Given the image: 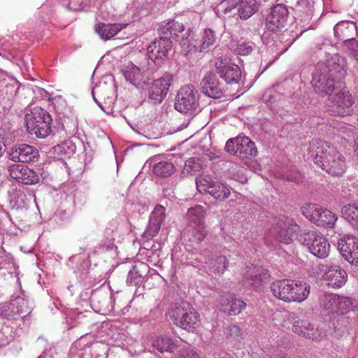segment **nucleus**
<instances>
[{
    "label": "nucleus",
    "instance_id": "obj_34",
    "mask_svg": "<svg viewBox=\"0 0 358 358\" xmlns=\"http://www.w3.org/2000/svg\"><path fill=\"white\" fill-rule=\"evenodd\" d=\"M197 191L201 194H207L213 185L214 180L206 175H200L195 180Z\"/></svg>",
    "mask_w": 358,
    "mask_h": 358
},
{
    "label": "nucleus",
    "instance_id": "obj_28",
    "mask_svg": "<svg viewBox=\"0 0 358 358\" xmlns=\"http://www.w3.org/2000/svg\"><path fill=\"white\" fill-rule=\"evenodd\" d=\"M185 26L182 23L175 20L168 21L165 24L160 27V31L168 37H178V34L185 31Z\"/></svg>",
    "mask_w": 358,
    "mask_h": 358
},
{
    "label": "nucleus",
    "instance_id": "obj_29",
    "mask_svg": "<svg viewBox=\"0 0 358 358\" xmlns=\"http://www.w3.org/2000/svg\"><path fill=\"white\" fill-rule=\"evenodd\" d=\"M337 315H344L355 311L358 307L357 301L347 296H338Z\"/></svg>",
    "mask_w": 358,
    "mask_h": 358
},
{
    "label": "nucleus",
    "instance_id": "obj_13",
    "mask_svg": "<svg viewBox=\"0 0 358 358\" xmlns=\"http://www.w3.org/2000/svg\"><path fill=\"white\" fill-rule=\"evenodd\" d=\"M217 73L229 84H237L241 78L240 67L231 62V59L224 57L220 58L215 64Z\"/></svg>",
    "mask_w": 358,
    "mask_h": 358
},
{
    "label": "nucleus",
    "instance_id": "obj_4",
    "mask_svg": "<svg viewBox=\"0 0 358 358\" xmlns=\"http://www.w3.org/2000/svg\"><path fill=\"white\" fill-rule=\"evenodd\" d=\"M258 6V0H222L215 10L219 17H231L238 14L241 19L247 20L257 12Z\"/></svg>",
    "mask_w": 358,
    "mask_h": 358
},
{
    "label": "nucleus",
    "instance_id": "obj_44",
    "mask_svg": "<svg viewBox=\"0 0 358 358\" xmlns=\"http://www.w3.org/2000/svg\"><path fill=\"white\" fill-rule=\"evenodd\" d=\"M229 334L231 337L240 338L242 335L241 328L236 324H231L228 327Z\"/></svg>",
    "mask_w": 358,
    "mask_h": 358
},
{
    "label": "nucleus",
    "instance_id": "obj_30",
    "mask_svg": "<svg viewBox=\"0 0 358 358\" xmlns=\"http://www.w3.org/2000/svg\"><path fill=\"white\" fill-rule=\"evenodd\" d=\"M152 346L160 352H173L178 348V345L169 336L155 339L152 341Z\"/></svg>",
    "mask_w": 358,
    "mask_h": 358
},
{
    "label": "nucleus",
    "instance_id": "obj_48",
    "mask_svg": "<svg viewBox=\"0 0 358 358\" xmlns=\"http://www.w3.org/2000/svg\"><path fill=\"white\" fill-rule=\"evenodd\" d=\"M344 24H338L335 28V32L338 34V32L341 31L343 33V27Z\"/></svg>",
    "mask_w": 358,
    "mask_h": 358
},
{
    "label": "nucleus",
    "instance_id": "obj_18",
    "mask_svg": "<svg viewBox=\"0 0 358 358\" xmlns=\"http://www.w3.org/2000/svg\"><path fill=\"white\" fill-rule=\"evenodd\" d=\"M38 150L25 143L15 145L8 152V158L15 162L27 163L35 162L38 159Z\"/></svg>",
    "mask_w": 358,
    "mask_h": 358
},
{
    "label": "nucleus",
    "instance_id": "obj_10",
    "mask_svg": "<svg viewBox=\"0 0 358 358\" xmlns=\"http://www.w3.org/2000/svg\"><path fill=\"white\" fill-rule=\"evenodd\" d=\"M302 213L313 223L324 228H333L338 219L336 214L316 203L303 206Z\"/></svg>",
    "mask_w": 358,
    "mask_h": 358
},
{
    "label": "nucleus",
    "instance_id": "obj_25",
    "mask_svg": "<svg viewBox=\"0 0 358 358\" xmlns=\"http://www.w3.org/2000/svg\"><path fill=\"white\" fill-rule=\"evenodd\" d=\"M127 24H106L104 23H99L95 27L96 32L99 35L101 39L108 40L115 36L120 31H121Z\"/></svg>",
    "mask_w": 358,
    "mask_h": 358
},
{
    "label": "nucleus",
    "instance_id": "obj_50",
    "mask_svg": "<svg viewBox=\"0 0 358 358\" xmlns=\"http://www.w3.org/2000/svg\"><path fill=\"white\" fill-rule=\"evenodd\" d=\"M220 358H225V357H220Z\"/></svg>",
    "mask_w": 358,
    "mask_h": 358
},
{
    "label": "nucleus",
    "instance_id": "obj_14",
    "mask_svg": "<svg viewBox=\"0 0 358 358\" xmlns=\"http://www.w3.org/2000/svg\"><path fill=\"white\" fill-rule=\"evenodd\" d=\"M172 45V41L166 36L156 38L147 48L149 59L160 64L167 57Z\"/></svg>",
    "mask_w": 358,
    "mask_h": 358
},
{
    "label": "nucleus",
    "instance_id": "obj_21",
    "mask_svg": "<svg viewBox=\"0 0 358 358\" xmlns=\"http://www.w3.org/2000/svg\"><path fill=\"white\" fill-rule=\"evenodd\" d=\"M292 330L295 334L308 339L320 340L322 338V333L314 327L308 320L299 319L293 322Z\"/></svg>",
    "mask_w": 358,
    "mask_h": 358
},
{
    "label": "nucleus",
    "instance_id": "obj_35",
    "mask_svg": "<svg viewBox=\"0 0 358 358\" xmlns=\"http://www.w3.org/2000/svg\"><path fill=\"white\" fill-rule=\"evenodd\" d=\"M141 74V69L133 64L129 65L124 71L125 78L131 83L137 80L140 78Z\"/></svg>",
    "mask_w": 358,
    "mask_h": 358
},
{
    "label": "nucleus",
    "instance_id": "obj_23",
    "mask_svg": "<svg viewBox=\"0 0 358 358\" xmlns=\"http://www.w3.org/2000/svg\"><path fill=\"white\" fill-rule=\"evenodd\" d=\"M164 219V207L161 205L156 206L150 217L149 224L146 230L148 236L154 237L159 233Z\"/></svg>",
    "mask_w": 358,
    "mask_h": 358
},
{
    "label": "nucleus",
    "instance_id": "obj_6",
    "mask_svg": "<svg viewBox=\"0 0 358 358\" xmlns=\"http://www.w3.org/2000/svg\"><path fill=\"white\" fill-rule=\"evenodd\" d=\"M24 121L27 131L38 138H45L52 132L50 115L40 107L31 109L25 115Z\"/></svg>",
    "mask_w": 358,
    "mask_h": 358
},
{
    "label": "nucleus",
    "instance_id": "obj_41",
    "mask_svg": "<svg viewBox=\"0 0 358 358\" xmlns=\"http://www.w3.org/2000/svg\"><path fill=\"white\" fill-rule=\"evenodd\" d=\"M228 265L227 259L225 256L220 255L217 257L215 260V266L218 273H222Z\"/></svg>",
    "mask_w": 358,
    "mask_h": 358
},
{
    "label": "nucleus",
    "instance_id": "obj_12",
    "mask_svg": "<svg viewBox=\"0 0 358 358\" xmlns=\"http://www.w3.org/2000/svg\"><path fill=\"white\" fill-rule=\"evenodd\" d=\"M300 227L292 222L279 221L271 229L275 239L284 244H289L298 238Z\"/></svg>",
    "mask_w": 358,
    "mask_h": 358
},
{
    "label": "nucleus",
    "instance_id": "obj_3",
    "mask_svg": "<svg viewBox=\"0 0 358 358\" xmlns=\"http://www.w3.org/2000/svg\"><path fill=\"white\" fill-rule=\"evenodd\" d=\"M310 289L307 282L292 279L276 280L271 285L273 296L287 303L304 301L309 296Z\"/></svg>",
    "mask_w": 358,
    "mask_h": 358
},
{
    "label": "nucleus",
    "instance_id": "obj_46",
    "mask_svg": "<svg viewBox=\"0 0 358 358\" xmlns=\"http://www.w3.org/2000/svg\"><path fill=\"white\" fill-rule=\"evenodd\" d=\"M113 241H114V238H111L108 240V243H106L104 242L103 241H102L103 242V246H106V248L107 249H110V248H112L113 247Z\"/></svg>",
    "mask_w": 358,
    "mask_h": 358
},
{
    "label": "nucleus",
    "instance_id": "obj_39",
    "mask_svg": "<svg viewBox=\"0 0 358 358\" xmlns=\"http://www.w3.org/2000/svg\"><path fill=\"white\" fill-rule=\"evenodd\" d=\"M25 303L23 299H16L14 300V302L12 304L5 303L0 306V316L7 317L10 315L9 310L10 309V306H14L15 305H19L20 303L24 304Z\"/></svg>",
    "mask_w": 358,
    "mask_h": 358
},
{
    "label": "nucleus",
    "instance_id": "obj_16",
    "mask_svg": "<svg viewBox=\"0 0 358 358\" xmlns=\"http://www.w3.org/2000/svg\"><path fill=\"white\" fill-rule=\"evenodd\" d=\"M338 248L342 256L349 263L358 265V238L345 235L338 241Z\"/></svg>",
    "mask_w": 358,
    "mask_h": 358
},
{
    "label": "nucleus",
    "instance_id": "obj_37",
    "mask_svg": "<svg viewBox=\"0 0 358 358\" xmlns=\"http://www.w3.org/2000/svg\"><path fill=\"white\" fill-rule=\"evenodd\" d=\"M345 46L348 48L349 53L355 57H358V41L353 38L343 37Z\"/></svg>",
    "mask_w": 358,
    "mask_h": 358
},
{
    "label": "nucleus",
    "instance_id": "obj_27",
    "mask_svg": "<svg viewBox=\"0 0 358 358\" xmlns=\"http://www.w3.org/2000/svg\"><path fill=\"white\" fill-rule=\"evenodd\" d=\"M328 285L334 288L341 287L346 282V272L341 268H331L327 273Z\"/></svg>",
    "mask_w": 358,
    "mask_h": 358
},
{
    "label": "nucleus",
    "instance_id": "obj_49",
    "mask_svg": "<svg viewBox=\"0 0 358 358\" xmlns=\"http://www.w3.org/2000/svg\"><path fill=\"white\" fill-rule=\"evenodd\" d=\"M193 162H194V160H193L192 159H189V160H187V162H186V165H189V166H190V165H191V164H192V163H193Z\"/></svg>",
    "mask_w": 358,
    "mask_h": 358
},
{
    "label": "nucleus",
    "instance_id": "obj_38",
    "mask_svg": "<svg viewBox=\"0 0 358 358\" xmlns=\"http://www.w3.org/2000/svg\"><path fill=\"white\" fill-rule=\"evenodd\" d=\"M194 36V34L192 33V30L189 29L182 36V39L180 42L181 48L184 50H187L188 52L192 51V36Z\"/></svg>",
    "mask_w": 358,
    "mask_h": 358
},
{
    "label": "nucleus",
    "instance_id": "obj_20",
    "mask_svg": "<svg viewBox=\"0 0 358 358\" xmlns=\"http://www.w3.org/2000/svg\"><path fill=\"white\" fill-rule=\"evenodd\" d=\"M173 80V76L169 73H165L155 80L150 88L149 98L160 103L167 94Z\"/></svg>",
    "mask_w": 358,
    "mask_h": 358
},
{
    "label": "nucleus",
    "instance_id": "obj_1",
    "mask_svg": "<svg viewBox=\"0 0 358 358\" xmlns=\"http://www.w3.org/2000/svg\"><path fill=\"white\" fill-rule=\"evenodd\" d=\"M346 74L344 58L338 55L331 56L323 71L313 74L312 85L315 92L322 97L332 96L344 85L343 80Z\"/></svg>",
    "mask_w": 358,
    "mask_h": 358
},
{
    "label": "nucleus",
    "instance_id": "obj_15",
    "mask_svg": "<svg viewBox=\"0 0 358 358\" xmlns=\"http://www.w3.org/2000/svg\"><path fill=\"white\" fill-rule=\"evenodd\" d=\"M197 99V92L192 85L183 86L178 92L175 108L181 113H187L194 108Z\"/></svg>",
    "mask_w": 358,
    "mask_h": 358
},
{
    "label": "nucleus",
    "instance_id": "obj_32",
    "mask_svg": "<svg viewBox=\"0 0 358 358\" xmlns=\"http://www.w3.org/2000/svg\"><path fill=\"white\" fill-rule=\"evenodd\" d=\"M341 215L343 218L350 222L354 227L358 223V205L349 203L345 205L341 210Z\"/></svg>",
    "mask_w": 358,
    "mask_h": 358
},
{
    "label": "nucleus",
    "instance_id": "obj_9",
    "mask_svg": "<svg viewBox=\"0 0 358 358\" xmlns=\"http://www.w3.org/2000/svg\"><path fill=\"white\" fill-rule=\"evenodd\" d=\"M299 241L314 256L322 259L329 255L330 244L328 240L316 231L303 232L300 235Z\"/></svg>",
    "mask_w": 358,
    "mask_h": 358
},
{
    "label": "nucleus",
    "instance_id": "obj_33",
    "mask_svg": "<svg viewBox=\"0 0 358 358\" xmlns=\"http://www.w3.org/2000/svg\"><path fill=\"white\" fill-rule=\"evenodd\" d=\"M152 171L158 177L166 178L174 173L175 166L171 162H160L153 166Z\"/></svg>",
    "mask_w": 358,
    "mask_h": 358
},
{
    "label": "nucleus",
    "instance_id": "obj_42",
    "mask_svg": "<svg viewBox=\"0 0 358 358\" xmlns=\"http://www.w3.org/2000/svg\"><path fill=\"white\" fill-rule=\"evenodd\" d=\"M252 46L249 43H241L237 45L235 51L241 55H248L252 52Z\"/></svg>",
    "mask_w": 358,
    "mask_h": 358
},
{
    "label": "nucleus",
    "instance_id": "obj_43",
    "mask_svg": "<svg viewBox=\"0 0 358 358\" xmlns=\"http://www.w3.org/2000/svg\"><path fill=\"white\" fill-rule=\"evenodd\" d=\"M178 358H199V355L194 350L185 348L180 350Z\"/></svg>",
    "mask_w": 358,
    "mask_h": 358
},
{
    "label": "nucleus",
    "instance_id": "obj_31",
    "mask_svg": "<svg viewBox=\"0 0 358 358\" xmlns=\"http://www.w3.org/2000/svg\"><path fill=\"white\" fill-rule=\"evenodd\" d=\"M207 194H210L215 199L223 201L230 196L231 192L225 185L214 181Z\"/></svg>",
    "mask_w": 358,
    "mask_h": 358
},
{
    "label": "nucleus",
    "instance_id": "obj_7",
    "mask_svg": "<svg viewBox=\"0 0 358 358\" xmlns=\"http://www.w3.org/2000/svg\"><path fill=\"white\" fill-rule=\"evenodd\" d=\"M353 103L351 94L343 86L329 96L326 110L331 115L345 116L351 113Z\"/></svg>",
    "mask_w": 358,
    "mask_h": 358
},
{
    "label": "nucleus",
    "instance_id": "obj_11",
    "mask_svg": "<svg viewBox=\"0 0 358 358\" xmlns=\"http://www.w3.org/2000/svg\"><path fill=\"white\" fill-rule=\"evenodd\" d=\"M187 215L190 224L194 230L192 235L194 241L198 243L203 241L207 236L206 226L204 222L206 212L203 207L197 205L194 207L189 208L187 210Z\"/></svg>",
    "mask_w": 358,
    "mask_h": 358
},
{
    "label": "nucleus",
    "instance_id": "obj_17",
    "mask_svg": "<svg viewBox=\"0 0 358 358\" xmlns=\"http://www.w3.org/2000/svg\"><path fill=\"white\" fill-rule=\"evenodd\" d=\"M288 17L287 7L284 4H277L266 17V27L272 31H280L286 27Z\"/></svg>",
    "mask_w": 358,
    "mask_h": 358
},
{
    "label": "nucleus",
    "instance_id": "obj_47",
    "mask_svg": "<svg viewBox=\"0 0 358 358\" xmlns=\"http://www.w3.org/2000/svg\"><path fill=\"white\" fill-rule=\"evenodd\" d=\"M354 155L357 158V160L358 161V136L357 137L355 141Z\"/></svg>",
    "mask_w": 358,
    "mask_h": 358
},
{
    "label": "nucleus",
    "instance_id": "obj_19",
    "mask_svg": "<svg viewBox=\"0 0 358 358\" xmlns=\"http://www.w3.org/2000/svg\"><path fill=\"white\" fill-rule=\"evenodd\" d=\"M8 171L12 178L24 185H34L39 181L37 173L26 166L12 164L8 166Z\"/></svg>",
    "mask_w": 358,
    "mask_h": 358
},
{
    "label": "nucleus",
    "instance_id": "obj_26",
    "mask_svg": "<svg viewBox=\"0 0 358 358\" xmlns=\"http://www.w3.org/2000/svg\"><path fill=\"white\" fill-rule=\"evenodd\" d=\"M320 307L327 314L337 315L338 296L334 294H326L320 297Z\"/></svg>",
    "mask_w": 358,
    "mask_h": 358
},
{
    "label": "nucleus",
    "instance_id": "obj_40",
    "mask_svg": "<svg viewBox=\"0 0 358 358\" xmlns=\"http://www.w3.org/2000/svg\"><path fill=\"white\" fill-rule=\"evenodd\" d=\"M192 50H194V51L198 52H202L206 50L204 44H203V41L201 37H198L196 34L194 36H192Z\"/></svg>",
    "mask_w": 358,
    "mask_h": 358
},
{
    "label": "nucleus",
    "instance_id": "obj_22",
    "mask_svg": "<svg viewBox=\"0 0 358 358\" xmlns=\"http://www.w3.org/2000/svg\"><path fill=\"white\" fill-rule=\"evenodd\" d=\"M201 85L203 93L209 97L220 98L222 94L220 83L217 76L210 72L204 76Z\"/></svg>",
    "mask_w": 358,
    "mask_h": 358
},
{
    "label": "nucleus",
    "instance_id": "obj_5",
    "mask_svg": "<svg viewBox=\"0 0 358 358\" xmlns=\"http://www.w3.org/2000/svg\"><path fill=\"white\" fill-rule=\"evenodd\" d=\"M170 318L178 327L193 332L200 327L199 313L188 303H176L169 311Z\"/></svg>",
    "mask_w": 358,
    "mask_h": 358
},
{
    "label": "nucleus",
    "instance_id": "obj_45",
    "mask_svg": "<svg viewBox=\"0 0 358 358\" xmlns=\"http://www.w3.org/2000/svg\"><path fill=\"white\" fill-rule=\"evenodd\" d=\"M5 131L0 129V156L5 152L6 144H5Z\"/></svg>",
    "mask_w": 358,
    "mask_h": 358
},
{
    "label": "nucleus",
    "instance_id": "obj_24",
    "mask_svg": "<svg viewBox=\"0 0 358 358\" xmlns=\"http://www.w3.org/2000/svg\"><path fill=\"white\" fill-rule=\"evenodd\" d=\"M221 307L222 311L229 316H236L245 309L246 303L241 299L230 296L222 299Z\"/></svg>",
    "mask_w": 358,
    "mask_h": 358
},
{
    "label": "nucleus",
    "instance_id": "obj_8",
    "mask_svg": "<svg viewBox=\"0 0 358 358\" xmlns=\"http://www.w3.org/2000/svg\"><path fill=\"white\" fill-rule=\"evenodd\" d=\"M225 150L242 161L250 159L258 154L255 143L245 136H238L228 140Z\"/></svg>",
    "mask_w": 358,
    "mask_h": 358
},
{
    "label": "nucleus",
    "instance_id": "obj_2",
    "mask_svg": "<svg viewBox=\"0 0 358 358\" xmlns=\"http://www.w3.org/2000/svg\"><path fill=\"white\" fill-rule=\"evenodd\" d=\"M308 155L323 171L332 176H341L346 169L345 156L330 143L313 138L309 142Z\"/></svg>",
    "mask_w": 358,
    "mask_h": 358
},
{
    "label": "nucleus",
    "instance_id": "obj_36",
    "mask_svg": "<svg viewBox=\"0 0 358 358\" xmlns=\"http://www.w3.org/2000/svg\"><path fill=\"white\" fill-rule=\"evenodd\" d=\"M201 39L203 41L202 43L204 44L205 48L206 50L210 45H213L216 41L215 32L210 29H205L201 36Z\"/></svg>",
    "mask_w": 358,
    "mask_h": 358
}]
</instances>
